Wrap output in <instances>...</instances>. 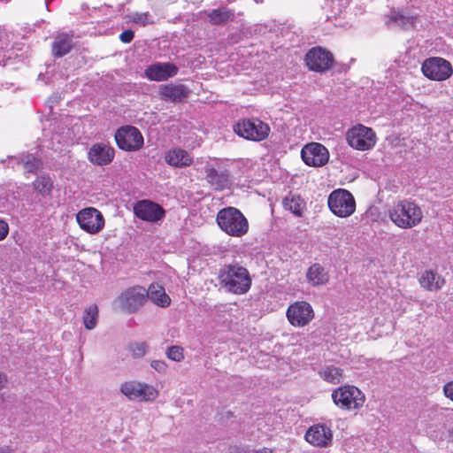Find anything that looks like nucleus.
Returning <instances> with one entry per match:
<instances>
[{"mask_svg":"<svg viewBox=\"0 0 453 453\" xmlns=\"http://www.w3.org/2000/svg\"><path fill=\"white\" fill-rule=\"evenodd\" d=\"M8 233V224L4 220L0 219V241L4 240L7 236Z\"/></svg>","mask_w":453,"mask_h":453,"instance_id":"nucleus-40","label":"nucleus"},{"mask_svg":"<svg viewBox=\"0 0 453 453\" xmlns=\"http://www.w3.org/2000/svg\"><path fill=\"white\" fill-rule=\"evenodd\" d=\"M287 317L292 326H304L313 319L314 312L309 303L301 301L296 302L288 307Z\"/></svg>","mask_w":453,"mask_h":453,"instance_id":"nucleus-15","label":"nucleus"},{"mask_svg":"<svg viewBox=\"0 0 453 453\" xmlns=\"http://www.w3.org/2000/svg\"><path fill=\"white\" fill-rule=\"evenodd\" d=\"M147 344L145 342L135 343L132 346V352L134 357H143L147 352Z\"/></svg>","mask_w":453,"mask_h":453,"instance_id":"nucleus-36","label":"nucleus"},{"mask_svg":"<svg viewBox=\"0 0 453 453\" xmlns=\"http://www.w3.org/2000/svg\"><path fill=\"white\" fill-rule=\"evenodd\" d=\"M134 212L137 218L152 223L161 220L165 215L162 206L150 200L137 202Z\"/></svg>","mask_w":453,"mask_h":453,"instance_id":"nucleus-16","label":"nucleus"},{"mask_svg":"<svg viewBox=\"0 0 453 453\" xmlns=\"http://www.w3.org/2000/svg\"><path fill=\"white\" fill-rule=\"evenodd\" d=\"M205 179L215 190H224L230 187V174L227 170L219 171L211 165L204 167Z\"/></svg>","mask_w":453,"mask_h":453,"instance_id":"nucleus-19","label":"nucleus"},{"mask_svg":"<svg viewBox=\"0 0 453 453\" xmlns=\"http://www.w3.org/2000/svg\"><path fill=\"white\" fill-rule=\"evenodd\" d=\"M219 280L226 291L235 295L247 293L251 286L249 271L238 264L223 265L219 272Z\"/></svg>","mask_w":453,"mask_h":453,"instance_id":"nucleus-1","label":"nucleus"},{"mask_svg":"<svg viewBox=\"0 0 453 453\" xmlns=\"http://www.w3.org/2000/svg\"><path fill=\"white\" fill-rule=\"evenodd\" d=\"M301 157L307 165L319 167L328 162L329 152L324 145L311 142L302 149Z\"/></svg>","mask_w":453,"mask_h":453,"instance_id":"nucleus-14","label":"nucleus"},{"mask_svg":"<svg viewBox=\"0 0 453 453\" xmlns=\"http://www.w3.org/2000/svg\"><path fill=\"white\" fill-rule=\"evenodd\" d=\"M130 19L142 26L154 23L149 12H134L130 15Z\"/></svg>","mask_w":453,"mask_h":453,"instance_id":"nucleus-34","label":"nucleus"},{"mask_svg":"<svg viewBox=\"0 0 453 453\" xmlns=\"http://www.w3.org/2000/svg\"><path fill=\"white\" fill-rule=\"evenodd\" d=\"M234 131L246 140L260 142L268 137L271 128L261 119L251 118L240 119L234 126Z\"/></svg>","mask_w":453,"mask_h":453,"instance_id":"nucleus-4","label":"nucleus"},{"mask_svg":"<svg viewBox=\"0 0 453 453\" xmlns=\"http://www.w3.org/2000/svg\"><path fill=\"white\" fill-rule=\"evenodd\" d=\"M98 319V308L96 305H90L84 311L83 323L87 329L92 330L96 327Z\"/></svg>","mask_w":453,"mask_h":453,"instance_id":"nucleus-31","label":"nucleus"},{"mask_svg":"<svg viewBox=\"0 0 453 453\" xmlns=\"http://www.w3.org/2000/svg\"><path fill=\"white\" fill-rule=\"evenodd\" d=\"M149 298V292L141 286L125 289L114 301V305L123 311L134 313L144 305Z\"/></svg>","mask_w":453,"mask_h":453,"instance_id":"nucleus-5","label":"nucleus"},{"mask_svg":"<svg viewBox=\"0 0 453 453\" xmlns=\"http://www.w3.org/2000/svg\"><path fill=\"white\" fill-rule=\"evenodd\" d=\"M261 453H273V451L271 449H263L261 450Z\"/></svg>","mask_w":453,"mask_h":453,"instance_id":"nucleus-43","label":"nucleus"},{"mask_svg":"<svg viewBox=\"0 0 453 453\" xmlns=\"http://www.w3.org/2000/svg\"><path fill=\"white\" fill-rule=\"evenodd\" d=\"M165 162L174 167H186L193 163L190 154L180 148L169 150L165 156Z\"/></svg>","mask_w":453,"mask_h":453,"instance_id":"nucleus-21","label":"nucleus"},{"mask_svg":"<svg viewBox=\"0 0 453 453\" xmlns=\"http://www.w3.org/2000/svg\"><path fill=\"white\" fill-rule=\"evenodd\" d=\"M73 47V35L69 34L58 35L52 42L51 50L55 58L68 54Z\"/></svg>","mask_w":453,"mask_h":453,"instance_id":"nucleus-22","label":"nucleus"},{"mask_svg":"<svg viewBox=\"0 0 453 453\" xmlns=\"http://www.w3.org/2000/svg\"><path fill=\"white\" fill-rule=\"evenodd\" d=\"M216 221L222 231L234 237H242L249 231L248 219L235 207L221 209L217 214Z\"/></svg>","mask_w":453,"mask_h":453,"instance_id":"nucleus-2","label":"nucleus"},{"mask_svg":"<svg viewBox=\"0 0 453 453\" xmlns=\"http://www.w3.org/2000/svg\"><path fill=\"white\" fill-rule=\"evenodd\" d=\"M416 17L403 15L402 13H395L390 17V21L403 29H409L413 27Z\"/></svg>","mask_w":453,"mask_h":453,"instance_id":"nucleus-33","label":"nucleus"},{"mask_svg":"<svg viewBox=\"0 0 453 453\" xmlns=\"http://www.w3.org/2000/svg\"><path fill=\"white\" fill-rule=\"evenodd\" d=\"M305 61L310 70L323 73L331 68L334 57L330 51L317 47L307 52Z\"/></svg>","mask_w":453,"mask_h":453,"instance_id":"nucleus-13","label":"nucleus"},{"mask_svg":"<svg viewBox=\"0 0 453 453\" xmlns=\"http://www.w3.org/2000/svg\"><path fill=\"white\" fill-rule=\"evenodd\" d=\"M120 392L131 401L151 402L158 395V392L154 387L134 380L122 383Z\"/></svg>","mask_w":453,"mask_h":453,"instance_id":"nucleus-9","label":"nucleus"},{"mask_svg":"<svg viewBox=\"0 0 453 453\" xmlns=\"http://www.w3.org/2000/svg\"><path fill=\"white\" fill-rule=\"evenodd\" d=\"M332 438L331 429L320 424L311 426L305 434V440L317 447L328 446L332 441Z\"/></svg>","mask_w":453,"mask_h":453,"instance_id":"nucleus-18","label":"nucleus"},{"mask_svg":"<svg viewBox=\"0 0 453 453\" xmlns=\"http://www.w3.org/2000/svg\"><path fill=\"white\" fill-rule=\"evenodd\" d=\"M166 356L173 361L180 362L184 358L183 349L180 346H171L167 349Z\"/></svg>","mask_w":453,"mask_h":453,"instance_id":"nucleus-35","label":"nucleus"},{"mask_svg":"<svg viewBox=\"0 0 453 453\" xmlns=\"http://www.w3.org/2000/svg\"><path fill=\"white\" fill-rule=\"evenodd\" d=\"M50 0H45V5L48 8Z\"/></svg>","mask_w":453,"mask_h":453,"instance_id":"nucleus-44","label":"nucleus"},{"mask_svg":"<svg viewBox=\"0 0 453 453\" xmlns=\"http://www.w3.org/2000/svg\"><path fill=\"white\" fill-rule=\"evenodd\" d=\"M0 453H13V451L9 447H4L0 449Z\"/></svg>","mask_w":453,"mask_h":453,"instance_id":"nucleus-42","label":"nucleus"},{"mask_svg":"<svg viewBox=\"0 0 453 453\" xmlns=\"http://www.w3.org/2000/svg\"><path fill=\"white\" fill-rule=\"evenodd\" d=\"M34 188L42 196L50 194L53 188V181L49 176H40L33 182Z\"/></svg>","mask_w":453,"mask_h":453,"instance_id":"nucleus-32","label":"nucleus"},{"mask_svg":"<svg viewBox=\"0 0 453 453\" xmlns=\"http://www.w3.org/2000/svg\"><path fill=\"white\" fill-rule=\"evenodd\" d=\"M209 20L213 25H220L234 19V12L226 8L212 10L208 15Z\"/></svg>","mask_w":453,"mask_h":453,"instance_id":"nucleus-29","label":"nucleus"},{"mask_svg":"<svg viewBox=\"0 0 453 453\" xmlns=\"http://www.w3.org/2000/svg\"><path fill=\"white\" fill-rule=\"evenodd\" d=\"M332 398L338 407L345 410L357 409L365 402L364 394L357 387L350 385L342 386L334 390Z\"/></svg>","mask_w":453,"mask_h":453,"instance_id":"nucleus-7","label":"nucleus"},{"mask_svg":"<svg viewBox=\"0 0 453 453\" xmlns=\"http://www.w3.org/2000/svg\"><path fill=\"white\" fill-rule=\"evenodd\" d=\"M2 401V395H0V402Z\"/></svg>","mask_w":453,"mask_h":453,"instance_id":"nucleus-45","label":"nucleus"},{"mask_svg":"<svg viewBox=\"0 0 453 453\" xmlns=\"http://www.w3.org/2000/svg\"><path fill=\"white\" fill-rule=\"evenodd\" d=\"M80 226L90 234L98 233L104 228V219L102 213L96 208H86L76 216Z\"/></svg>","mask_w":453,"mask_h":453,"instance_id":"nucleus-12","label":"nucleus"},{"mask_svg":"<svg viewBox=\"0 0 453 453\" xmlns=\"http://www.w3.org/2000/svg\"><path fill=\"white\" fill-rule=\"evenodd\" d=\"M347 141L353 149L368 150L375 145L376 135L372 128L359 124L347 132Z\"/></svg>","mask_w":453,"mask_h":453,"instance_id":"nucleus-8","label":"nucleus"},{"mask_svg":"<svg viewBox=\"0 0 453 453\" xmlns=\"http://www.w3.org/2000/svg\"><path fill=\"white\" fill-rule=\"evenodd\" d=\"M282 206L296 217H302L306 210L305 201L300 196L294 194H289L283 198Z\"/></svg>","mask_w":453,"mask_h":453,"instance_id":"nucleus-23","label":"nucleus"},{"mask_svg":"<svg viewBox=\"0 0 453 453\" xmlns=\"http://www.w3.org/2000/svg\"><path fill=\"white\" fill-rule=\"evenodd\" d=\"M114 157V150L107 144H94L88 150V160L96 165H106Z\"/></svg>","mask_w":453,"mask_h":453,"instance_id":"nucleus-20","label":"nucleus"},{"mask_svg":"<svg viewBox=\"0 0 453 453\" xmlns=\"http://www.w3.org/2000/svg\"><path fill=\"white\" fill-rule=\"evenodd\" d=\"M147 291L149 292V297L157 305L161 307L170 305L171 299L169 296L165 294L163 287L151 284Z\"/></svg>","mask_w":453,"mask_h":453,"instance_id":"nucleus-27","label":"nucleus"},{"mask_svg":"<svg viewBox=\"0 0 453 453\" xmlns=\"http://www.w3.org/2000/svg\"><path fill=\"white\" fill-rule=\"evenodd\" d=\"M389 218L401 228H411L421 222L423 213L420 207L414 202L401 200L389 211Z\"/></svg>","mask_w":453,"mask_h":453,"instance_id":"nucleus-3","label":"nucleus"},{"mask_svg":"<svg viewBox=\"0 0 453 453\" xmlns=\"http://www.w3.org/2000/svg\"><path fill=\"white\" fill-rule=\"evenodd\" d=\"M327 204L332 213L339 218H348L356 211L353 195L343 188L334 190L328 196Z\"/></svg>","mask_w":453,"mask_h":453,"instance_id":"nucleus-6","label":"nucleus"},{"mask_svg":"<svg viewBox=\"0 0 453 453\" xmlns=\"http://www.w3.org/2000/svg\"><path fill=\"white\" fill-rule=\"evenodd\" d=\"M442 390L444 395L453 402V380L447 382Z\"/></svg>","mask_w":453,"mask_h":453,"instance_id":"nucleus-39","label":"nucleus"},{"mask_svg":"<svg viewBox=\"0 0 453 453\" xmlns=\"http://www.w3.org/2000/svg\"><path fill=\"white\" fill-rule=\"evenodd\" d=\"M134 31L127 29L120 34L119 39L122 42L128 43L134 39Z\"/></svg>","mask_w":453,"mask_h":453,"instance_id":"nucleus-38","label":"nucleus"},{"mask_svg":"<svg viewBox=\"0 0 453 453\" xmlns=\"http://www.w3.org/2000/svg\"><path fill=\"white\" fill-rule=\"evenodd\" d=\"M7 381L6 376L0 372V389H2Z\"/></svg>","mask_w":453,"mask_h":453,"instance_id":"nucleus-41","label":"nucleus"},{"mask_svg":"<svg viewBox=\"0 0 453 453\" xmlns=\"http://www.w3.org/2000/svg\"><path fill=\"white\" fill-rule=\"evenodd\" d=\"M18 164H21L24 169L28 173H35L41 165V161L32 154L20 155L18 157Z\"/></svg>","mask_w":453,"mask_h":453,"instance_id":"nucleus-30","label":"nucleus"},{"mask_svg":"<svg viewBox=\"0 0 453 453\" xmlns=\"http://www.w3.org/2000/svg\"><path fill=\"white\" fill-rule=\"evenodd\" d=\"M164 98L169 99L173 102L180 101L188 97L189 94L188 88L182 85H165L160 91Z\"/></svg>","mask_w":453,"mask_h":453,"instance_id":"nucleus-25","label":"nucleus"},{"mask_svg":"<svg viewBox=\"0 0 453 453\" xmlns=\"http://www.w3.org/2000/svg\"><path fill=\"white\" fill-rule=\"evenodd\" d=\"M421 70L426 77L438 81L449 79L453 73L451 64L441 58H430L425 60Z\"/></svg>","mask_w":453,"mask_h":453,"instance_id":"nucleus-10","label":"nucleus"},{"mask_svg":"<svg viewBox=\"0 0 453 453\" xmlns=\"http://www.w3.org/2000/svg\"><path fill=\"white\" fill-rule=\"evenodd\" d=\"M150 366L157 372L164 373L166 372L167 365L163 360H153Z\"/></svg>","mask_w":453,"mask_h":453,"instance_id":"nucleus-37","label":"nucleus"},{"mask_svg":"<svg viewBox=\"0 0 453 453\" xmlns=\"http://www.w3.org/2000/svg\"><path fill=\"white\" fill-rule=\"evenodd\" d=\"M307 280L312 286L324 285L328 281V273L319 264L312 265L307 272Z\"/></svg>","mask_w":453,"mask_h":453,"instance_id":"nucleus-26","label":"nucleus"},{"mask_svg":"<svg viewBox=\"0 0 453 453\" xmlns=\"http://www.w3.org/2000/svg\"><path fill=\"white\" fill-rule=\"evenodd\" d=\"M320 377L330 383H340L342 380V370L334 365H325L319 372Z\"/></svg>","mask_w":453,"mask_h":453,"instance_id":"nucleus-28","label":"nucleus"},{"mask_svg":"<svg viewBox=\"0 0 453 453\" xmlns=\"http://www.w3.org/2000/svg\"><path fill=\"white\" fill-rule=\"evenodd\" d=\"M115 140L119 149L127 151L138 150L143 145L141 132L132 126L120 127L115 134Z\"/></svg>","mask_w":453,"mask_h":453,"instance_id":"nucleus-11","label":"nucleus"},{"mask_svg":"<svg viewBox=\"0 0 453 453\" xmlns=\"http://www.w3.org/2000/svg\"><path fill=\"white\" fill-rule=\"evenodd\" d=\"M419 282L421 287L426 290L437 291L443 287L445 280L437 273L429 270L422 273Z\"/></svg>","mask_w":453,"mask_h":453,"instance_id":"nucleus-24","label":"nucleus"},{"mask_svg":"<svg viewBox=\"0 0 453 453\" xmlns=\"http://www.w3.org/2000/svg\"><path fill=\"white\" fill-rule=\"evenodd\" d=\"M178 67L170 62H157L149 65L145 70V75L150 81H163L178 73Z\"/></svg>","mask_w":453,"mask_h":453,"instance_id":"nucleus-17","label":"nucleus"}]
</instances>
